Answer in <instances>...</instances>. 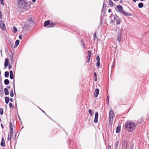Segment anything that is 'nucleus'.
I'll return each mask as SVG.
<instances>
[{
    "label": "nucleus",
    "instance_id": "f257e3e1",
    "mask_svg": "<svg viewBox=\"0 0 149 149\" xmlns=\"http://www.w3.org/2000/svg\"><path fill=\"white\" fill-rule=\"evenodd\" d=\"M136 127L135 123L132 121H129L125 123L124 129L129 132H132Z\"/></svg>",
    "mask_w": 149,
    "mask_h": 149
},
{
    "label": "nucleus",
    "instance_id": "f03ea898",
    "mask_svg": "<svg viewBox=\"0 0 149 149\" xmlns=\"http://www.w3.org/2000/svg\"><path fill=\"white\" fill-rule=\"evenodd\" d=\"M116 11L121 13L123 15L126 16H130L131 15V13L125 12L123 10V8L120 5H117L115 8Z\"/></svg>",
    "mask_w": 149,
    "mask_h": 149
},
{
    "label": "nucleus",
    "instance_id": "7ed1b4c3",
    "mask_svg": "<svg viewBox=\"0 0 149 149\" xmlns=\"http://www.w3.org/2000/svg\"><path fill=\"white\" fill-rule=\"evenodd\" d=\"M17 5L20 8L24 9L28 6L26 0H17Z\"/></svg>",
    "mask_w": 149,
    "mask_h": 149
},
{
    "label": "nucleus",
    "instance_id": "20e7f679",
    "mask_svg": "<svg viewBox=\"0 0 149 149\" xmlns=\"http://www.w3.org/2000/svg\"><path fill=\"white\" fill-rule=\"evenodd\" d=\"M122 147L123 149H126L128 147V142L125 140H123Z\"/></svg>",
    "mask_w": 149,
    "mask_h": 149
},
{
    "label": "nucleus",
    "instance_id": "39448f33",
    "mask_svg": "<svg viewBox=\"0 0 149 149\" xmlns=\"http://www.w3.org/2000/svg\"><path fill=\"white\" fill-rule=\"evenodd\" d=\"M109 115L110 121L112 120L115 116V114L113 111L111 110L109 112Z\"/></svg>",
    "mask_w": 149,
    "mask_h": 149
},
{
    "label": "nucleus",
    "instance_id": "423d86ee",
    "mask_svg": "<svg viewBox=\"0 0 149 149\" xmlns=\"http://www.w3.org/2000/svg\"><path fill=\"white\" fill-rule=\"evenodd\" d=\"M0 27L3 30H5L6 28L5 25L3 21L0 20Z\"/></svg>",
    "mask_w": 149,
    "mask_h": 149
},
{
    "label": "nucleus",
    "instance_id": "0eeeda50",
    "mask_svg": "<svg viewBox=\"0 0 149 149\" xmlns=\"http://www.w3.org/2000/svg\"><path fill=\"white\" fill-rule=\"evenodd\" d=\"M121 32L120 30L118 31L117 40L120 42L121 41Z\"/></svg>",
    "mask_w": 149,
    "mask_h": 149
},
{
    "label": "nucleus",
    "instance_id": "6e6552de",
    "mask_svg": "<svg viewBox=\"0 0 149 149\" xmlns=\"http://www.w3.org/2000/svg\"><path fill=\"white\" fill-rule=\"evenodd\" d=\"M99 93V90L98 88H96L95 90L94 93V96L95 98L97 97L98 96V95Z\"/></svg>",
    "mask_w": 149,
    "mask_h": 149
},
{
    "label": "nucleus",
    "instance_id": "1a4fd4ad",
    "mask_svg": "<svg viewBox=\"0 0 149 149\" xmlns=\"http://www.w3.org/2000/svg\"><path fill=\"white\" fill-rule=\"evenodd\" d=\"M31 28V26L30 24H25L23 27V29L25 30H29Z\"/></svg>",
    "mask_w": 149,
    "mask_h": 149
},
{
    "label": "nucleus",
    "instance_id": "9d476101",
    "mask_svg": "<svg viewBox=\"0 0 149 149\" xmlns=\"http://www.w3.org/2000/svg\"><path fill=\"white\" fill-rule=\"evenodd\" d=\"M98 113L97 112L95 113V117L94 120V122L96 123L98 122Z\"/></svg>",
    "mask_w": 149,
    "mask_h": 149
},
{
    "label": "nucleus",
    "instance_id": "9b49d317",
    "mask_svg": "<svg viewBox=\"0 0 149 149\" xmlns=\"http://www.w3.org/2000/svg\"><path fill=\"white\" fill-rule=\"evenodd\" d=\"M9 63V59L8 58H6L5 59L4 65L5 67H7Z\"/></svg>",
    "mask_w": 149,
    "mask_h": 149
},
{
    "label": "nucleus",
    "instance_id": "f8f14e48",
    "mask_svg": "<svg viewBox=\"0 0 149 149\" xmlns=\"http://www.w3.org/2000/svg\"><path fill=\"white\" fill-rule=\"evenodd\" d=\"M1 145L3 147H5L6 146L5 142V140L3 138H2L1 141Z\"/></svg>",
    "mask_w": 149,
    "mask_h": 149
},
{
    "label": "nucleus",
    "instance_id": "ddd939ff",
    "mask_svg": "<svg viewBox=\"0 0 149 149\" xmlns=\"http://www.w3.org/2000/svg\"><path fill=\"white\" fill-rule=\"evenodd\" d=\"M10 77L11 79H13L14 78L13 72L12 70L10 71Z\"/></svg>",
    "mask_w": 149,
    "mask_h": 149
},
{
    "label": "nucleus",
    "instance_id": "4468645a",
    "mask_svg": "<svg viewBox=\"0 0 149 149\" xmlns=\"http://www.w3.org/2000/svg\"><path fill=\"white\" fill-rule=\"evenodd\" d=\"M50 21L49 20H47L45 22L44 24V26L45 27H46L49 25Z\"/></svg>",
    "mask_w": 149,
    "mask_h": 149
},
{
    "label": "nucleus",
    "instance_id": "2eb2a0df",
    "mask_svg": "<svg viewBox=\"0 0 149 149\" xmlns=\"http://www.w3.org/2000/svg\"><path fill=\"white\" fill-rule=\"evenodd\" d=\"M19 40H17L15 42V45L14 46V48H16L19 45Z\"/></svg>",
    "mask_w": 149,
    "mask_h": 149
},
{
    "label": "nucleus",
    "instance_id": "dca6fc26",
    "mask_svg": "<svg viewBox=\"0 0 149 149\" xmlns=\"http://www.w3.org/2000/svg\"><path fill=\"white\" fill-rule=\"evenodd\" d=\"M4 93L6 95H8L9 94V91L7 88L4 89Z\"/></svg>",
    "mask_w": 149,
    "mask_h": 149
},
{
    "label": "nucleus",
    "instance_id": "f3484780",
    "mask_svg": "<svg viewBox=\"0 0 149 149\" xmlns=\"http://www.w3.org/2000/svg\"><path fill=\"white\" fill-rule=\"evenodd\" d=\"M9 101V97H6L5 98V102L7 104H8Z\"/></svg>",
    "mask_w": 149,
    "mask_h": 149
},
{
    "label": "nucleus",
    "instance_id": "a211bd4d",
    "mask_svg": "<svg viewBox=\"0 0 149 149\" xmlns=\"http://www.w3.org/2000/svg\"><path fill=\"white\" fill-rule=\"evenodd\" d=\"M4 83L5 85H8L9 83V81L8 79H5L4 81Z\"/></svg>",
    "mask_w": 149,
    "mask_h": 149
},
{
    "label": "nucleus",
    "instance_id": "6ab92c4d",
    "mask_svg": "<svg viewBox=\"0 0 149 149\" xmlns=\"http://www.w3.org/2000/svg\"><path fill=\"white\" fill-rule=\"evenodd\" d=\"M9 75V73L8 71H6L4 73V76L8 78Z\"/></svg>",
    "mask_w": 149,
    "mask_h": 149
},
{
    "label": "nucleus",
    "instance_id": "aec40b11",
    "mask_svg": "<svg viewBox=\"0 0 149 149\" xmlns=\"http://www.w3.org/2000/svg\"><path fill=\"white\" fill-rule=\"evenodd\" d=\"M120 126L119 127V126H118L116 128V133H118L119 132H120Z\"/></svg>",
    "mask_w": 149,
    "mask_h": 149
},
{
    "label": "nucleus",
    "instance_id": "412c9836",
    "mask_svg": "<svg viewBox=\"0 0 149 149\" xmlns=\"http://www.w3.org/2000/svg\"><path fill=\"white\" fill-rule=\"evenodd\" d=\"M88 55L87 56L88 58H90L91 56V51H88Z\"/></svg>",
    "mask_w": 149,
    "mask_h": 149
},
{
    "label": "nucleus",
    "instance_id": "4be33fe9",
    "mask_svg": "<svg viewBox=\"0 0 149 149\" xmlns=\"http://www.w3.org/2000/svg\"><path fill=\"white\" fill-rule=\"evenodd\" d=\"M109 5H110L111 6H113V3L111 0H109Z\"/></svg>",
    "mask_w": 149,
    "mask_h": 149
},
{
    "label": "nucleus",
    "instance_id": "5701e85b",
    "mask_svg": "<svg viewBox=\"0 0 149 149\" xmlns=\"http://www.w3.org/2000/svg\"><path fill=\"white\" fill-rule=\"evenodd\" d=\"M138 6L140 8H142L143 6V3L141 2L140 3L138 4Z\"/></svg>",
    "mask_w": 149,
    "mask_h": 149
},
{
    "label": "nucleus",
    "instance_id": "b1692460",
    "mask_svg": "<svg viewBox=\"0 0 149 149\" xmlns=\"http://www.w3.org/2000/svg\"><path fill=\"white\" fill-rule=\"evenodd\" d=\"M10 130H13V125L12 123L10 121L9 123Z\"/></svg>",
    "mask_w": 149,
    "mask_h": 149
},
{
    "label": "nucleus",
    "instance_id": "393cba45",
    "mask_svg": "<svg viewBox=\"0 0 149 149\" xmlns=\"http://www.w3.org/2000/svg\"><path fill=\"white\" fill-rule=\"evenodd\" d=\"M13 32L14 33H16L17 32V29L15 26L13 27Z\"/></svg>",
    "mask_w": 149,
    "mask_h": 149
},
{
    "label": "nucleus",
    "instance_id": "a878e982",
    "mask_svg": "<svg viewBox=\"0 0 149 149\" xmlns=\"http://www.w3.org/2000/svg\"><path fill=\"white\" fill-rule=\"evenodd\" d=\"M55 24H54L52 22L50 24H50H49V25L48 26V27H53L54 26Z\"/></svg>",
    "mask_w": 149,
    "mask_h": 149
},
{
    "label": "nucleus",
    "instance_id": "bb28decb",
    "mask_svg": "<svg viewBox=\"0 0 149 149\" xmlns=\"http://www.w3.org/2000/svg\"><path fill=\"white\" fill-rule=\"evenodd\" d=\"M10 95L11 97H13L14 96L13 88L12 89L11 91L10 92Z\"/></svg>",
    "mask_w": 149,
    "mask_h": 149
},
{
    "label": "nucleus",
    "instance_id": "cd10ccee",
    "mask_svg": "<svg viewBox=\"0 0 149 149\" xmlns=\"http://www.w3.org/2000/svg\"><path fill=\"white\" fill-rule=\"evenodd\" d=\"M119 144V141H117L115 143V149H116L118 148V145Z\"/></svg>",
    "mask_w": 149,
    "mask_h": 149
},
{
    "label": "nucleus",
    "instance_id": "c85d7f7f",
    "mask_svg": "<svg viewBox=\"0 0 149 149\" xmlns=\"http://www.w3.org/2000/svg\"><path fill=\"white\" fill-rule=\"evenodd\" d=\"M9 107L10 108H13L14 107V106L12 104L11 102H10L9 103Z\"/></svg>",
    "mask_w": 149,
    "mask_h": 149
},
{
    "label": "nucleus",
    "instance_id": "c756f323",
    "mask_svg": "<svg viewBox=\"0 0 149 149\" xmlns=\"http://www.w3.org/2000/svg\"><path fill=\"white\" fill-rule=\"evenodd\" d=\"M13 130H10V133L8 134H9L10 136H13Z\"/></svg>",
    "mask_w": 149,
    "mask_h": 149
},
{
    "label": "nucleus",
    "instance_id": "7c9ffc66",
    "mask_svg": "<svg viewBox=\"0 0 149 149\" xmlns=\"http://www.w3.org/2000/svg\"><path fill=\"white\" fill-rule=\"evenodd\" d=\"M0 114L1 115L3 114V109L2 108H0Z\"/></svg>",
    "mask_w": 149,
    "mask_h": 149
},
{
    "label": "nucleus",
    "instance_id": "2f4dec72",
    "mask_svg": "<svg viewBox=\"0 0 149 149\" xmlns=\"http://www.w3.org/2000/svg\"><path fill=\"white\" fill-rule=\"evenodd\" d=\"M116 24L117 25L119 24H120V19H117L116 21Z\"/></svg>",
    "mask_w": 149,
    "mask_h": 149
},
{
    "label": "nucleus",
    "instance_id": "473e14b6",
    "mask_svg": "<svg viewBox=\"0 0 149 149\" xmlns=\"http://www.w3.org/2000/svg\"><path fill=\"white\" fill-rule=\"evenodd\" d=\"M89 113L90 116H92L93 115V111L92 110L90 109L88 111Z\"/></svg>",
    "mask_w": 149,
    "mask_h": 149
},
{
    "label": "nucleus",
    "instance_id": "72a5a7b5",
    "mask_svg": "<svg viewBox=\"0 0 149 149\" xmlns=\"http://www.w3.org/2000/svg\"><path fill=\"white\" fill-rule=\"evenodd\" d=\"M143 120L142 117H141V121L138 120L137 122L139 123H140L141 122H143Z\"/></svg>",
    "mask_w": 149,
    "mask_h": 149
},
{
    "label": "nucleus",
    "instance_id": "f704fd0d",
    "mask_svg": "<svg viewBox=\"0 0 149 149\" xmlns=\"http://www.w3.org/2000/svg\"><path fill=\"white\" fill-rule=\"evenodd\" d=\"M96 65L97 67H99L100 66V61H97L96 63Z\"/></svg>",
    "mask_w": 149,
    "mask_h": 149
},
{
    "label": "nucleus",
    "instance_id": "c9c22d12",
    "mask_svg": "<svg viewBox=\"0 0 149 149\" xmlns=\"http://www.w3.org/2000/svg\"><path fill=\"white\" fill-rule=\"evenodd\" d=\"M13 137V136H10L9 134L8 135V140H9L10 141L11 140V138Z\"/></svg>",
    "mask_w": 149,
    "mask_h": 149
},
{
    "label": "nucleus",
    "instance_id": "e433bc0d",
    "mask_svg": "<svg viewBox=\"0 0 149 149\" xmlns=\"http://www.w3.org/2000/svg\"><path fill=\"white\" fill-rule=\"evenodd\" d=\"M3 90L2 86H1V88H0V93H2L3 94Z\"/></svg>",
    "mask_w": 149,
    "mask_h": 149
},
{
    "label": "nucleus",
    "instance_id": "4c0bfd02",
    "mask_svg": "<svg viewBox=\"0 0 149 149\" xmlns=\"http://www.w3.org/2000/svg\"><path fill=\"white\" fill-rule=\"evenodd\" d=\"M96 60L97 61H100V58L99 56H97L96 57Z\"/></svg>",
    "mask_w": 149,
    "mask_h": 149
},
{
    "label": "nucleus",
    "instance_id": "58836bf2",
    "mask_svg": "<svg viewBox=\"0 0 149 149\" xmlns=\"http://www.w3.org/2000/svg\"><path fill=\"white\" fill-rule=\"evenodd\" d=\"M118 16L117 15L115 16V17H114V19L116 21L117 19H118Z\"/></svg>",
    "mask_w": 149,
    "mask_h": 149
},
{
    "label": "nucleus",
    "instance_id": "ea45409f",
    "mask_svg": "<svg viewBox=\"0 0 149 149\" xmlns=\"http://www.w3.org/2000/svg\"><path fill=\"white\" fill-rule=\"evenodd\" d=\"M13 88H14V91L15 92V80H14V79L13 80Z\"/></svg>",
    "mask_w": 149,
    "mask_h": 149
},
{
    "label": "nucleus",
    "instance_id": "a19ab883",
    "mask_svg": "<svg viewBox=\"0 0 149 149\" xmlns=\"http://www.w3.org/2000/svg\"><path fill=\"white\" fill-rule=\"evenodd\" d=\"M93 38L95 40V38H97V36H96V32H95L94 34V36H93Z\"/></svg>",
    "mask_w": 149,
    "mask_h": 149
},
{
    "label": "nucleus",
    "instance_id": "79ce46f5",
    "mask_svg": "<svg viewBox=\"0 0 149 149\" xmlns=\"http://www.w3.org/2000/svg\"><path fill=\"white\" fill-rule=\"evenodd\" d=\"M133 145L132 144L130 146V149H133Z\"/></svg>",
    "mask_w": 149,
    "mask_h": 149
},
{
    "label": "nucleus",
    "instance_id": "37998d69",
    "mask_svg": "<svg viewBox=\"0 0 149 149\" xmlns=\"http://www.w3.org/2000/svg\"><path fill=\"white\" fill-rule=\"evenodd\" d=\"M11 60L12 62L14 61L13 60V54H12L11 56Z\"/></svg>",
    "mask_w": 149,
    "mask_h": 149
},
{
    "label": "nucleus",
    "instance_id": "c03bdc74",
    "mask_svg": "<svg viewBox=\"0 0 149 149\" xmlns=\"http://www.w3.org/2000/svg\"><path fill=\"white\" fill-rule=\"evenodd\" d=\"M87 62L88 63H89V61L90 60V58H88L87 57Z\"/></svg>",
    "mask_w": 149,
    "mask_h": 149
},
{
    "label": "nucleus",
    "instance_id": "a18cd8bd",
    "mask_svg": "<svg viewBox=\"0 0 149 149\" xmlns=\"http://www.w3.org/2000/svg\"><path fill=\"white\" fill-rule=\"evenodd\" d=\"M8 68L9 69H10L12 68V67L11 65H10V64H9L8 65Z\"/></svg>",
    "mask_w": 149,
    "mask_h": 149
},
{
    "label": "nucleus",
    "instance_id": "49530a36",
    "mask_svg": "<svg viewBox=\"0 0 149 149\" xmlns=\"http://www.w3.org/2000/svg\"><path fill=\"white\" fill-rule=\"evenodd\" d=\"M19 38L20 39H22V35L20 34L19 35Z\"/></svg>",
    "mask_w": 149,
    "mask_h": 149
},
{
    "label": "nucleus",
    "instance_id": "de8ad7c7",
    "mask_svg": "<svg viewBox=\"0 0 149 149\" xmlns=\"http://www.w3.org/2000/svg\"><path fill=\"white\" fill-rule=\"evenodd\" d=\"M107 101H108V103L109 102V96H108L107 98Z\"/></svg>",
    "mask_w": 149,
    "mask_h": 149
},
{
    "label": "nucleus",
    "instance_id": "09e8293b",
    "mask_svg": "<svg viewBox=\"0 0 149 149\" xmlns=\"http://www.w3.org/2000/svg\"><path fill=\"white\" fill-rule=\"evenodd\" d=\"M110 23H111L113 24L114 23V20H111L110 21Z\"/></svg>",
    "mask_w": 149,
    "mask_h": 149
},
{
    "label": "nucleus",
    "instance_id": "8fccbe9b",
    "mask_svg": "<svg viewBox=\"0 0 149 149\" xmlns=\"http://www.w3.org/2000/svg\"><path fill=\"white\" fill-rule=\"evenodd\" d=\"M2 13L1 11L0 12V19H1L2 16Z\"/></svg>",
    "mask_w": 149,
    "mask_h": 149
},
{
    "label": "nucleus",
    "instance_id": "3c124183",
    "mask_svg": "<svg viewBox=\"0 0 149 149\" xmlns=\"http://www.w3.org/2000/svg\"><path fill=\"white\" fill-rule=\"evenodd\" d=\"M0 3L3 6H4V3L3 2V1H2L0 2Z\"/></svg>",
    "mask_w": 149,
    "mask_h": 149
},
{
    "label": "nucleus",
    "instance_id": "603ef678",
    "mask_svg": "<svg viewBox=\"0 0 149 149\" xmlns=\"http://www.w3.org/2000/svg\"><path fill=\"white\" fill-rule=\"evenodd\" d=\"M94 76L95 78L97 77V74L96 73V72H95L94 73Z\"/></svg>",
    "mask_w": 149,
    "mask_h": 149
},
{
    "label": "nucleus",
    "instance_id": "864d4df0",
    "mask_svg": "<svg viewBox=\"0 0 149 149\" xmlns=\"http://www.w3.org/2000/svg\"><path fill=\"white\" fill-rule=\"evenodd\" d=\"M104 7L105 8L106 5H105V3H104L103 4V8Z\"/></svg>",
    "mask_w": 149,
    "mask_h": 149
},
{
    "label": "nucleus",
    "instance_id": "5fc2aeb1",
    "mask_svg": "<svg viewBox=\"0 0 149 149\" xmlns=\"http://www.w3.org/2000/svg\"><path fill=\"white\" fill-rule=\"evenodd\" d=\"M1 127L2 128V129H3L4 128V127L3 125L2 124H1Z\"/></svg>",
    "mask_w": 149,
    "mask_h": 149
},
{
    "label": "nucleus",
    "instance_id": "6e6d98bb",
    "mask_svg": "<svg viewBox=\"0 0 149 149\" xmlns=\"http://www.w3.org/2000/svg\"><path fill=\"white\" fill-rule=\"evenodd\" d=\"M81 42H82V43H83V47H84V46H85V44H84V43L83 42V41H82V40H81Z\"/></svg>",
    "mask_w": 149,
    "mask_h": 149
},
{
    "label": "nucleus",
    "instance_id": "4d7b16f0",
    "mask_svg": "<svg viewBox=\"0 0 149 149\" xmlns=\"http://www.w3.org/2000/svg\"><path fill=\"white\" fill-rule=\"evenodd\" d=\"M9 100L10 101L12 102L13 101V99L12 98H10V99H9Z\"/></svg>",
    "mask_w": 149,
    "mask_h": 149
},
{
    "label": "nucleus",
    "instance_id": "13d9d810",
    "mask_svg": "<svg viewBox=\"0 0 149 149\" xmlns=\"http://www.w3.org/2000/svg\"><path fill=\"white\" fill-rule=\"evenodd\" d=\"M111 146L109 145L108 147V149H109L111 148Z\"/></svg>",
    "mask_w": 149,
    "mask_h": 149
},
{
    "label": "nucleus",
    "instance_id": "bf43d9fd",
    "mask_svg": "<svg viewBox=\"0 0 149 149\" xmlns=\"http://www.w3.org/2000/svg\"><path fill=\"white\" fill-rule=\"evenodd\" d=\"M108 12L109 13H110L111 12V9H109L108 10Z\"/></svg>",
    "mask_w": 149,
    "mask_h": 149
},
{
    "label": "nucleus",
    "instance_id": "052dcab7",
    "mask_svg": "<svg viewBox=\"0 0 149 149\" xmlns=\"http://www.w3.org/2000/svg\"><path fill=\"white\" fill-rule=\"evenodd\" d=\"M97 81V77L95 78V81Z\"/></svg>",
    "mask_w": 149,
    "mask_h": 149
},
{
    "label": "nucleus",
    "instance_id": "680f3d73",
    "mask_svg": "<svg viewBox=\"0 0 149 149\" xmlns=\"http://www.w3.org/2000/svg\"><path fill=\"white\" fill-rule=\"evenodd\" d=\"M7 88H9V89H10V86H7Z\"/></svg>",
    "mask_w": 149,
    "mask_h": 149
},
{
    "label": "nucleus",
    "instance_id": "e2e57ef3",
    "mask_svg": "<svg viewBox=\"0 0 149 149\" xmlns=\"http://www.w3.org/2000/svg\"><path fill=\"white\" fill-rule=\"evenodd\" d=\"M113 16V15H111L110 16V18H111V17H112V16Z\"/></svg>",
    "mask_w": 149,
    "mask_h": 149
},
{
    "label": "nucleus",
    "instance_id": "0e129e2a",
    "mask_svg": "<svg viewBox=\"0 0 149 149\" xmlns=\"http://www.w3.org/2000/svg\"><path fill=\"white\" fill-rule=\"evenodd\" d=\"M32 1L33 2H35L36 0H32Z\"/></svg>",
    "mask_w": 149,
    "mask_h": 149
},
{
    "label": "nucleus",
    "instance_id": "69168bd1",
    "mask_svg": "<svg viewBox=\"0 0 149 149\" xmlns=\"http://www.w3.org/2000/svg\"><path fill=\"white\" fill-rule=\"evenodd\" d=\"M42 112L43 113H45L46 114V115H47V114H46L45 113V112L44 111L42 110Z\"/></svg>",
    "mask_w": 149,
    "mask_h": 149
},
{
    "label": "nucleus",
    "instance_id": "338daca9",
    "mask_svg": "<svg viewBox=\"0 0 149 149\" xmlns=\"http://www.w3.org/2000/svg\"><path fill=\"white\" fill-rule=\"evenodd\" d=\"M11 47H12V48L14 47V46L13 47V45H11Z\"/></svg>",
    "mask_w": 149,
    "mask_h": 149
},
{
    "label": "nucleus",
    "instance_id": "774afa93",
    "mask_svg": "<svg viewBox=\"0 0 149 149\" xmlns=\"http://www.w3.org/2000/svg\"><path fill=\"white\" fill-rule=\"evenodd\" d=\"M0 52L1 53H2V51L1 50L0 51Z\"/></svg>",
    "mask_w": 149,
    "mask_h": 149
}]
</instances>
